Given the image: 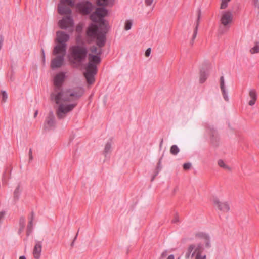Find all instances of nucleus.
Instances as JSON below:
<instances>
[{
    "label": "nucleus",
    "mask_w": 259,
    "mask_h": 259,
    "mask_svg": "<svg viewBox=\"0 0 259 259\" xmlns=\"http://www.w3.org/2000/svg\"><path fill=\"white\" fill-rule=\"evenodd\" d=\"M196 236L204 239L209 237V235L206 233H199L196 234Z\"/></svg>",
    "instance_id": "nucleus-34"
},
{
    "label": "nucleus",
    "mask_w": 259,
    "mask_h": 259,
    "mask_svg": "<svg viewBox=\"0 0 259 259\" xmlns=\"http://www.w3.org/2000/svg\"><path fill=\"white\" fill-rule=\"evenodd\" d=\"M167 259H175V256L173 254L169 255Z\"/></svg>",
    "instance_id": "nucleus-55"
},
{
    "label": "nucleus",
    "mask_w": 259,
    "mask_h": 259,
    "mask_svg": "<svg viewBox=\"0 0 259 259\" xmlns=\"http://www.w3.org/2000/svg\"><path fill=\"white\" fill-rule=\"evenodd\" d=\"M5 215V211H2L0 212V224H1L4 220Z\"/></svg>",
    "instance_id": "nucleus-40"
},
{
    "label": "nucleus",
    "mask_w": 259,
    "mask_h": 259,
    "mask_svg": "<svg viewBox=\"0 0 259 259\" xmlns=\"http://www.w3.org/2000/svg\"><path fill=\"white\" fill-rule=\"evenodd\" d=\"M153 0H145V3L147 6H150L153 3Z\"/></svg>",
    "instance_id": "nucleus-51"
},
{
    "label": "nucleus",
    "mask_w": 259,
    "mask_h": 259,
    "mask_svg": "<svg viewBox=\"0 0 259 259\" xmlns=\"http://www.w3.org/2000/svg\"><path fill=\"white\" fill-rule=\"evenodd\" d=\"M205 240V243H206V242H207V239H204Z\"/></svg>",
    "instance_id": "nucleus-61"
},
{
    "label": "nucleus",
    "mask_w": 259,
    "mask_h": 259,
    "mask_svg": "<svg viewBox=\"0 0 259 259\" xmlns=\"http://www.w3.org/2000/svg\"><path fill=\"white\" fill-rule=\"evenodd\" d=\"M111 140L110 141H108L106 144L104 150L103 151V154L105 157L107 156V155L111 152Z\"/></svg>",
    "instance_id": "nucleus-19"
},
{
    "label": "nucleus",
    "mask_w": 259,
    "mask_h": 259,
    "mask_svg": "<svg viewBox=\"0 0 259 259\" xmlns=\"http://www.w3.org/2000/svg\"><path fill=\"white\" fill-rule=\"evenodd\" d=\"M95 23H99L100 24V26H103L105 25V20L104 19V17L102 18H98L97 19V21L94 22Z\"/></svg>",
    "instance_id": "nucleus-32"
},
{
    "label": "nucleus",
    "mask_w": 259,
    "mask_h": 259,
    "mask_svg": "<svg viewBox=\"0 0 259 259\" xmlns=\"http://www.w3.org/2000/svg\"><path fill=\"white\" fill-rule=\"evenodd\" d=\"M167 255V250L164 251L161 254L160 257L159 259H163L165 258Z\"/></svg>",
    "instance_id": "nucleus-43"
},
{
    "label": "nucleus",
    "mask_w": 259,
    "mask_h": 259,
    "mask_svg": "<svg viewBox=\"0 0 259 259\" xmlns=\"http://www.w3.org/2000/svg\"><path fill=\"white\" fill-rule=\"evenodd\" d=\"M78 231H79V230H78ZM78 232H77V233H76V235H75V237L74 238V239H73V240L72 242H71V244H70V246H71V248H72V247H73V246H74V242H75V240H76V238H77V235H78Z\"/></svg>",
    "instance_id": "nucleus-49"
},
{
    "label": "nucleus",
    "mask_w": 259,
    "mask_h": 259,
    "mask_svg": "<svg viewBox=\"0 0 259 259\" xmlns=\"http://www.w3.org/2000/svg\"><path fill=\"white\" fill-rule=\"evenodd\" d=\"M42 58L44 62L45 61V55L44 49H41Z\"/></svg>",
    "instance_id": "nucleus-52"
},
{
    "label": "nucleus",
    "mask_w": 259,
    "mask_h": 259,
    "mask_svg": "<svg viewBox=\"0 0 259 259\" xmlns=\"http://www.w3.org/2000/svg\"><path fill=\"white\" fill-rule=\"evenodd\" d=\"M201 17V10L199 9L197 11V19L196 22V26L193 31V34L191 38V40L190 41V45L192 46L193 45L194 40L195 38L196 37L197 32H198V26L199 24V21Z\"/></svg>",
    "instance_id": "nucleus-15"
},
{
    "label": "nucleus",
    "mask_w": 259,
    "mask_h": 259,
    "mask_svg": "<svg viewBox=\"0 0 259 259\" xmlns=\"http://www.w3.org/2000/svg\"><path fill=\"white\" fill-rule=\"evenodd\" d=\"M82 30V26L81 24H78L76 26L75 30L78 33H80Z\"/></svg>",
    "instance_id": "nucleus-37"
},
{
    "label": "nucleus",
    "mask_w": 259,
    "mask_h": 259,
    "mask_svg": "<svg viewBox=\"0 0 259 259\" xmlns=\"http://www.w3.org/2000/svg\"><path fill=\"white\" fill-rule=\"evenodd\" d=\"M56 120L53 111L50 110L44 122V128L45 130L49 131L55 127Z\"/></svg>",
    "instance_id": "nucleus-10"
},
{
    "label": "nucleus",
    "mask_w": 259,
    "mask_h": 259,
    "mask_svg": "<svg viewBox=\"0 0 259 259\" xmlns=\"http://www.w3.org/2000/svg\"><path fill=\"white\" fill-rule=\"evenodd\" d=\"M66 5H68L70 7L74 6V2L73 0H66Z\"/></svg>",
    "instance_id": "nucleus-39"
},
{
    "label": "nucleus",
    "mask_w": 259,
    "mask_h": 259,
    "mask_svg": "<svg viewBox=\"0 0 259 259\" xmlns=\"http://www.w3.org/2000/svg\"><path fill=\"white\" fill-rule=\"evenodd\" d=\"M4 40V36H3V34H0V50L2 48Z\"/></svg>",
    "instance_id": "nucleus-44"
},
{
    "label": "nucleus",
    "mask_w": 259,
    "mask_h": 259,
    "mask_svg": "<svg viewBox=\"0 0 259 259\" xmlns=\"http://www.w3.org/2000/svg\"><path fill=\"white\" fill-rule=\"evenodd\" d=\"M42 250L41 241H35V245L33 250V254L35 259H39Z\"/></svg>",
    "instance_id": "nucleus-14"
},
{
    "label": "nucleus",
    "mask_w": 259,
    "mask_h": 259,
    "mask_svg": "<svg viewBox=\"0 0 259 259\" xmlns=\"http://www.w3.org/2000/svg\"><path fill=\"white\" fill-rule=\"evenodd\" d=\"M71 13V10L69 7H66V15H68Z\"/></svg>",
    "instance_id": "nucleus-50"
},
{
    "label": "nucleus",
    "mask_w": 259,
    "mask_h": 259,
    "mask_svg": "<svg viewBox=\"0 0 259 259\" xmlns=\"http://www.w3.org/2000/svg\"><path fill=\"white\" fill-rule=\"evenodd\" d=\"M250 52L251 54L257 53L259 52V42H256L255 46L252 48Z\"/></svg>",
    "instance_id": "nucleus-25"
},
{
    "label": "nucleus",
    "mask_w": 259,
    "mask_h": 259,
    "mask_svg": "<svg viewBox=\"0 0 259 259\" xmlns=\"http://www.w3.org/2000/svg\"><path fill=\"white\" fill-rule=\"evenodd\" d=\"M208 74L205 71L200 70V82L203 83L207 79Z\"/></svg>",
    "instance_id": "nucleus-20"
},
{
    "label": "nucleus",
    "mask_w": 259,
    "mask_h": 259,
    "mask_svg": "<svg viewBox=\"0 0 259 259\" xmlns=\"http://www.w3.org/2000/svg\"><path fill=\"white\" fill-rule=\"evenodd\" d=\"M108 0H97V4L99 6H106L107 5Z\"/></svg>",
    "instance_id": "nucleus-28"
},
{
    "label": "nucleus",
    "mask_w": 259,
    "mask_h": 259,
    "mask_svg": "<svg viewBox=\"0 0 259 259\" xmlns=\"http://www.w3.org/2000/svg\"><path fill=\"white\" fill-rule=\"evenodd\" d=\"M33 159V156H32V150L31 148L29 149V162H30Z\"/></svg>",
    "instance_id": "nucleus-42"
},
{
    "label": "nucleus",
    "mask_w": 259,
    "mask_h": 259,
    "mask_svg": "<svg viewBox=\"0 0 259 259\" xmlns=\"http://www.w3.org/2000/svg\"><path fill=\"white\" fill-rule=\"evenodd\" d=\"M178 190V188L176 187L174 191V193H175Z\"/></svg>",
    "instance_id": "nucleus-60"
},
{
    "label": "nucleus",
    "mask_w": 259,
    "mask_h": 259,
    "mask_svg": "<svg viewBox=\"0 0 259 259\" xmlns=\"http://www.w3.org/2000/svg\"><path fill=\"white\" fill-rule=\"evenodd\" d=\"M77 7L81 13L84 15L89 14L93 9V5L89 1L79 3Z\"/></svg>",
    "instance_id": "nucleus-12"
},
{
    "label": "nucleus",
    "mask_w": 259,
    "mask_h": 259,
    "mask_svg": "<svg viewBox=\"0 0 259 259\" xmlns=\"http://www.w3.org/2000/svg\"><path fill=\"white\" fill-rule=\"evenodd\" d=\"M150 53H151V48H149L146 50L145 55L146 57H148L150 55Z\"/></svg>",
    "instance_id": "nucleus-47"
},
{
    "label": "nucleus",
    "mask_w": 259,
    "mask_h": 259,
    "mask_svg": "<svg viewBox=\"0 0 259 259\" xmlns=\"http://www.w3.org/2000/svg\"><path fill=\"white\" fill-rule=\"evenodd\" d=\"M20 185H18L14 192V197L16 199H18L19 195V194L21 191L20 190Z\"/></svg>",
    "instance_id": "nucleus-31"
},
{
    "label": "nucleus",
    "mask_w": 259,
    "mask_h": 259,
    "mask_svg": "<svg viewBox=\"0 0 259 259\" xmlns=\"http://www.w3.org/2000/svg\"><path fill=\"white\" fill-rule=\"evenodd\" d=\"M163 156V155H162L161 157L159 159V161H158V162L157 163V167H156V169H158V170H159L160 171L162 169V166H161V159H162Z\"/></svg>",
    "instance_id": "nucleus-36"
},
{
    "label": "nucleus",
    "mask_w": 259,
    "mask_h": 259,
    "mask_svg": "<svg viewBox=\"0 0 259 259\" xmlns=\"http://www.w3.org/2000/svg\"><path fill=\"white\" fill-rule=\"evenodd\" d=\"M37 114H38V111L36 110L35 111V112L34 113V117L35 118L37 116Z\"/></svg>",
    "instance_id": "nucleus-57"
},
{
    "label": "nucleus",
    "mask_w": 259,
    "mask_h": 259,
    "mask_svg": "<svg viewBox=\"0 0 259 259\" xmlns=\"http://www.w3.org/2000/svg\"><path fill=\"white\" fill-rule=\"evenodd\" d=\"M19 259H26L25 256H21Z\"/></svg>",
    "instance_id": "nucleus-58"
},
{
    "label": "nucleus",
    "mask_w": 259,
    "mask_h": 259,
    "mask_svg": "<svg viewBox=\"0 0 259 259\" xmlns=\"http://www.w3.org/2000/svg\"><path fill=\"white\" fill-rule=\"evenodd\" d=\"M33 231V222L29 221L27 226L26 235L29 236L30 234Z\"/></svg>",
    "instance_id": "nucleus-23"
},
{
    "label": "nucleus",
    "mask_w": 259,
    "mask_h": 259,
    "mask_svg": "<svg viewBox=\"0 0 259 259\" xmlns=\"http://www.w3.org/2000/svg\"><path fill=\"white\" fill-rule=\"evenodd\" d=\"M163 141V139H162L161 140L160 143V147H161V146L162 145Z\"/></svg>",
    "instance_id": "nucleus-59"
},
{
    "label": "nucleus",
    "mask_w": 259,
    "mask_h": 259,
    "mask_svg": "<svg viewBox=\"0 0 259 259\" xmlns=\"http://www.w3.org/2000/svg\"><path fill=\"white\" fill-rule=\"evenodd\" d=\"M213 203L215 207L224 212H227L230 210V206L227 202H221L217 198H213Z\"/></svg>",
    "instance_id": "nucleus-13"
},
{
    "label": "nucleus",
    "mask_w": 259,
    "mask_h": 259,
    "mask_svg": "<svg viewBox=\"0 0 259 259\" xmlns=\"http://www.w3.org/2000/svg\"><path fill=\"white\" fill-rule=\"evenodd\" d=\"M209 128L210 130V134L211 137V142L214 145H217V142L219 140L217 132L213 127H209Z\"/></svg>",
    "instance_id": "nucleus-18"
},
{
    "label": "nucleus",
    "mask_w": 259,
    "mask_h": 259,
    "mask_svg": "<svg viewBox=\"0 0 259 259\" xmlns=\"http://www.w3.org/2000/svg\"><path fill=\"white\" fill-rule=\"evenodd\" d=\"M84 93V90L82 87L66 90V115L77 106Z\"/></svg>",
    "instance_id": "nucleus-3"
},
{
    "label": "nucleus",
    "mask_w": 259,
    "mask_h": 259,
    "mask_svg": "<svg viewBox=\"0 0 259 259\" xmlns=\"http://www.w3.org/2000/svg\"><path fill=\"white\" fill-rule=\"evenodd\" d=\"M88 54V49L83 45H75L71 48L70 62L75 67L82 66Z\"/></svg>",
    "instance_id": "nucleus-5"
},
{
    "label": "nucleus",
    "mask_w": 259,
    "mask_h": 259,
    "mask_svg": "<svg viewBox=\"0 0 259 259\" xmlns=\"http://www.w3.org/2000/svg\"><path fill=\"white\" fill-rule=\"evenodd\" d=\"M218 164L219 165V166L224 169H230V167L228 165L225 164L222 159H219L218 160Z\"/></svg>",
    "instance_id": "nucleus-26"
},
{
    "label": "nucleus",
    "mask_w": 259,
    "mask_h": 259,
    "mask_svg": "<svg viewBox=\"0 0 259 259\" xmlns=\"http://www.w3.org/2000/svg\"><path fill=\"white\" fill-rule=\"evenodd\" d=\"M24 228H22L21 227H19V229H18V234L19 235H20L22 232L23 231V230H24Z\"/></svg>",
    "instance_id": "nucleus-53"
},
{
    "label": "nucleus",
    "mask_w": 259,
    "mask_h": 259,
    "mask_svg": "<svg viewBox=\"0 0 259 259\" xmlns=\"http://www.w3.org/2000/svg\"><path fill=\"white\" fill-rule=\"evenodd\" d=\"M89 63L85 67V71L84 76L87 82L89 84H93L95 81V75L97 73V67L96 64L101 62L100 55L89 54Z\"/></svg>",
    "instance_id": "nucleus-4"
},
{
    "label": "nucleus",
    "mask_w": 259,
    "mask_h": 259,
    "mask_svg": "<svg viewBox=\"0 0 259 259\" xmlns=\"http://www.w3.org/2000/svg\"><path fill=\"white\" fill-rule=\"evenodd\" d=\"M54 92L50 95V99L56 105V114L58 119L65 117V91L63 84L65 82V72L57 73L53 77Z\"/></svg>",
    "instance_id": "nucleus-1"
},
{
    "label": "nucleus",
    "mask_w": 259,
    "mask_h": 259,
    "mask_svg": "<svg viewBox=\"0 0 259 259\" xmlns=\"http://www.w3.org/2000/svg\"><path fill=\"white\" fill-rule=\"evenodd\" d=\"M107 14L108 11L106 8L104 7L97 8L95 11L90 15V19L93 22H96L97 18L104 17Z\"/></svg>",
    "instance_id": "nucleus-11"
},
{
    "label": "nucleus",
    "mask_w": 259,
    "mask_h": 259,
    "mask_svg": "<svg viewBox=\"0 0 259 259\" xmlns=\"http://www.w3.org/2000/svg\"><path fill=\"white\" fill-rule=\"evenodd\" d=\"M172 223H176L179 222V217L177 214H176L174 218V219L171 221Z\"/></svg>",
    "instance_id": "nucleus-48"
},
{
    "label": "nucleus",
    "mask_w": 259,
    "mask_h": 259,
    "mask_svg": "<svg viewBox=\"0 0 259 259\" xmlns=\"http://www.w3.org/2000/svg\"><path fill=\"white\" fill-rule=\"evenodd\" d=\"M231 0H222V2L221 4L220 9H225L228 6V3L230 2Z\"/></svg>",
    "instance_id": "nucleus-30"
},
{
    "label": "nucleus",
    "mask_w": 259,
    "mask_h": 259,
    "mask_svg": "<svg viewBox=\"0 0 259 259\" xmlns=\"http://www.w3.org/2000/svg\"><path fill=\"white\" fill-rule=\"evenodd\" d=\"M206 239H207V242H206L205 243V246L207 248H209L210 247L211 245H210V237L209 236L207 238H206Z\"/></svg>",
    "instance_id": "nucleus-45"
},
{
    "label": "nucleus",
    "mask_w": 259,
    "mask_h": 259,
    "mask_svg": "<svg viewBox=\"0 0 259 259\" xmlns=\"http://www.w3.org/2000/svg\"><path fill=\"white\" fill-rule=\"evenodd\" d=\"M55 46L52 55L55 57L51 60L50 67L54 70L61 67L65 60V31L59 30L56 32L54 39Z\"/></svg>",
    "instance_id": "nucleus-2"
},
{
    "label": "nucleus",
    "mask_w": 259,
    "mask_h": 259,
    "mask_svg": "<svg viewBox=\"0 0 259 259\" xmlns=\"http://www.w3.org/2000/svg\"><path fill=\"white\" fill-rule=\"evenodd\" d=\"M203 251L204 248L202 244H198L197 246L194 244H190L188 247L185 258L186 259H189L190 257L192 258L195 254L202 253Z\"/></svg>",
    "instance_id": "nucleus-8"
},
{
    "label": "nucleus",
    "mask_w": 259,
    "mask_h": 259,
    "mask_svg": "<svg viewBox=\"0 0 259 259\" xmlns=\"http://www.w3.org/2000/svg\"><path fill=\"white\" fill-rule=\"evenodd\" d=\"M106 33V31L102 32L100 27L96 24H91L87 30V35L89 37L96 38V44L100 48H102L105 45Z\"/></svg>",
    "instance_id": "nucleus-6"
},
{
    "label": "nucleus",
    "mask_w": 259,
    "mask_h": 259,
    "mask_svg": "<svg viewBox=\"0 0 259 259\" xmlns=\"http://www.w3.org/2000/svg\"><path fill=\"white\" fill-rule=\"evenodd\" d=\"M74 22L73 19L68 15H66V29L69 27H73Z\"/></svg>",
    "instance_id": "nucleus-21"
},
{
    "label": "nucleus",
    "mask_w": 259,
    "mask_h": 259,
    "mask_svg": "<svg viewBox=\"0 0 259 259\" xmlns=\"http://www.w3.org/2000/svg\"><path fill=\"white\" fill-rule=\"evenodd\" d=\"M220 88L222 92L223 98L226 101H229V98L227 96V92L226 91L225 87V81L224 77L222 76L220 77Z\"/></svg>",
    "instance_id": "nucleus-16"
},
{
    "label": "nucleus",
    "mask_w": 259,
    "mask_h": 259,
    "mask_svg": "<svg viewBox=\"0 0 259 259\" xmlns=\"http://www.w3.org/2000/svg\"><path fill=\"white\" fill-rule=\"evenodd\" d=\"M249 95L251 100L249 101L248 104L250 106H253L255 104L257 100V94L256 91L254 89L250 90L249 93Z\"/></svg>",
    "instance_id": "nucleus-17"
},
{
    "label": "nucleus",
    "mask_w": 259,
    "mask_h": 259,
    "mask_svg": "<svg viewBox=\"0 0 259 259\" xmlns=\"http://www.w3.org/2000/svg\"><path fill=\"white\" fill-rule=\"evenodd\" d=\"M69 39V35L66 33V42H67Z\"/></svg>",
    "instance_id": "nucleus-56"
},
{
    "label": "nucleus",
    "mask_w": 259,
    "mask_h": 259,
    "mask_svg": "<svg viewBox=\"0 0 259 259\" xmlns=\"http://www.w3.org/2000/svg\"><path fill=\"white\" fill-rule=\"evenodd\" d=\"M56 17H57V19H59V17L58 16H57Z\"/></svg>",
    "instance_id": "nucleus-62"
},
{
    "label": "nucleus",
    "mask_w": 259,
    "mask_h": 259,
    "mask_svg": "<svg viewBox=\"0 0 259 259\" xmlns=\"http://www.w3.org/2000/svg\"><path fill=\"white\" fill-rule=\"evenodd\" d=\"M133 22L131 20H127L125 22L124 29L125 30H128L131 29Z\"/></svg>",
    "instance_id": "nucleus-29"
},
{
    "label": "nucleus",
    "mask_w": 259,
    "mask_h": 259,
    "mask_svg": "<svg viewBox=\"0 0 259 259\" xmlns=\"http://www.w3.org/2000/svg\"><path fill=\"white\" fill-rule=\"evenodd\" d=\"M2 95V101L3 102H6L7 99H8V94L7 92L5 91H1Z\"/></svg>",
    "instance_id": "nucleus-33"
},
{
    "label": "nucleus",
    "mask_w": 259,
    "mask_h": 259,
    "mask_svg": "<svg viewBox=\"0 0 259 259\" xmlns=\"http://www.w3.org/2000/svg\"><path fill=\"white\" fill-rule=\"evenodd\" d=\"M19 227H21L22 228H25V218L24 217L22 216L20 217L19 222Z\"/></svg>",
    "instance_id": "nucleus-27"
},
{
    "label": "nucleus",
    "mask_w": 259,
    "mask_h": 259,
    "mask_svg": "<svg viewBox=\"0 0 259 259\" xmlns=\"http://www.w3.org/2000/svg\"><path fill=\"white\" fill-rule=\"evenodd\" d=\"M34 219V213L33 211H32L31 212V216L29 218V221H31V222H33Z\"/></svg>",
    "instance_id": "nucleus-46"
},
{
    "label": "nucleus",
    "mask_w": 259,
    "mask_h": 259,
    "mask_svg": "<svg viewBox=\"0 0 259 259\" xmlns=\"http://www.w3.org/2000/svg\"><path fill=\"white\" fill-rule=\"evenodd\" d=\"M233 19V15L231 11H227L222 12L220 19L221 24L218 29L220 34H223L229 30Z\"/></svg>",
    "instance_id": "nucleus-7"
},
{
    "label": "nucleus",
    "mask_w": 259,
    "mask_h": 259,
    "mask_svg": "<svg viewBox=\"0 0 259 259\" xmlns=\"http://www.w3.org/2000/svg\"><path fill=\"white\" fill-rule=\"evenodd\" d=\"M180 152V149L176 145H173L170 148V152L174 155H176Z\"/></svg>",
    "instance_id": "nucleus-22"
},
{
    "label": "nucleus",
    "mask_w": 259,
    "mask_h": 259,
    "mask_svg": "<svg viewBox=\"0 0 259 259\" xmlns=\"http://www.w3.org/2000/svg\"><path fill=\"white\" fill-rule=\"evenodd\" d=\"M192 164L190 162L185 163L183 164V169L185 170H189L191 167Z\"/></svg>",
    "instance_id": "nucleus-35"
},
{
    "label": "nucleus",
    "mask_w": 259,
    "mask_h": 259,
    "mask_svg": "<svg viewBox=\"0 0 259 259\" xmlns=\"http://www.w3.org/2000/svg\"><path fill=\"white\" fill-rule=\"evenodd\" d=\"M58 13L63 17L58 22L57 26L58 28L65 29V0H60L57 6Z\"/></svg>",
    "instance_id": "nucleus-9"
},
{
    "label": "nucleus",
    "mask_w": 259,
    "mask_h": 259,
    "mask_svg": "<svg viewBox=\"0 0 259 259\" xmlns=\"http://www.w3.org/2000/svg\"><path fill=\"white\" fill-rule=\"evenodd\" d=\"M90 51L92 53L98 55H101L102 53V50L101 49V48H100V49L99 51H98L97 48L95 46H91L90 47Z\"/></svg>",
    "instance_id": "nucleus-24"
},
{
    "label": "nucleus",
    "mask_w": 259,
    "mask_h": 259,
    "mask_svg": "<svg viewBox=\"0 0 259 259\" xmlns=\"http://www.w3.org/2000/svg\"><path fill=\"white\" fill-rule=\"evenodd\" d=\"M254 5L259 9V0H254Z\"/></svg>",
    "instance_id": "nucleus-54"
},
{
    "label": "nucleus",
    "mask_w": 259,
    "mask_h": 259,
    "mask_svg": "<svg viewBox=\"0 0 259 259\" xmlns=\"http://www.w3.org/2000/svg\"><path fill=\"white\" fill-rule=\"evenodd\" d=\"M195 259H206V256L205 255H202L201 253L195 254Z\"/></svg>",
    "instance_id": "nucleus-38"
},
{
    "label": "nucleus",
    "mask_w": 259,
    "mask_h": 259,
    "mask_svg": "<svg viewBox=\"0 0 259 259\" xmlns=\"http://www.w3.org/2000/svg\"><path fill=\"white\" fill-rule=\"evenodd\" d=\"M160 170L156 169L154 172V175L153 176H152V178H151V181H153L154 179L155 178V177L158 175V174H159Z\"/></svg>",
    "instance_id": "nucleus-41"
}]
</instances>
